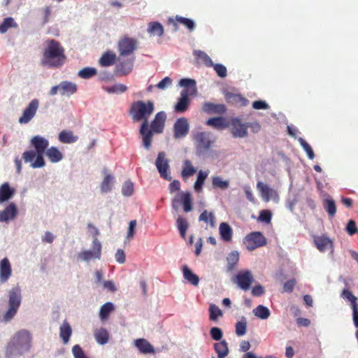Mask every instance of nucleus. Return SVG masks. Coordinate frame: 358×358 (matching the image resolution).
<instances>
[{"label": "nucleus", "instance_id": "1", "mask_svg": "<svg viewBox=\"0 0 358 358\" xmlns=\"http://www.w3.org/2000/svg\"><path fill=\"white\" fill-rule=\"evenodd\" d=\"M65 50L59 42L55 39L48 41L41 59V64L50 68H60L66 62Z\"/></svg>", "mask_w": 358, "mask_h": 358}, {"label": "nucleus", "instance_id": "2", "mask_svg": "<svg viewBox=\"0 0 358 358\" xmlns=\"http://www.w3.org/2000/svg\"><path fill=\"white\" fill-rule=\"evenodd\" d=\"M31 336L25 329L16 332L6 348V357L14 358L22 356L31 348Z\"/></svg>", "mask_w": 358, "mask_h": 358}, {"label": "nucleus", "instance_id": "3", "mask_svg": "<svg viewBox=\"0 0 358 358\" xmlns=\"http://www.w3.org/2000/svg\"><path fill=\"white\" fill-rule=\"evenodd\" d=\"M155 110L154 103L152 101H134L130 108L129 114L134 121L148 122L150 116Z\"/></svg>", "mask_w": 358, "mask_h": 358}, {"label": "nucleus", "instance_id": "4", "mask_svg": "<svg viewBox=\"0 0 358 358\" xmlns=\"http://www.w3.org/2000/svg\"><path fill=\"white\" fill-rule=\"evenodd\" d=\"M8 308L3 315V320L5 322L10 321L16 315L21 302H22V294L21 289L17 286L13 287L8 292Z\"/></svg>", "mask_w": 358, "mask_h": 358}, {"label": "nucleus", "instance_id": "5", "mask_svg": "<svg viewBox=\"0 0 358 358\" xmlns=\"http://www.w3.org/2000/svg\"><path fill=\"white\" fill-rule=\"evenodd\" d=\"M195 141L196 155L199 157L207 154L214 143L215 140L212 139L210 133L201 131L194 135Z\"/></svg>", "mask_w": 358, "mask_h": 358}, {"label": "nucleus", "instance_id": "6", "mask_svg": "<svg viewBox=\"0 0 358 358\" xmlns=\"http://www.w3.org/2000/svg\"><path fill=\"white\" fill-rule=\"evenodd\" d=\"M138 47V41L128 36H124L118 42L117 48L120 56L127 57L131 55Z\"/></svg>", "mask_w": 358, "mask_h": 358}, {"label": "nucleus", "instance_id": "7", "mask_svg": "<svg viewBox=\"0 0 358 358\" xmlns=\"http://www.w3.org/2000/svg\"><path fill=\"white\" fill-rule=\"evenodd\" d=\"M101 255V244L99 241L95 238L92 241V248L89 250L80 252L78 257L83 261L90 262L92 259H99Z\"/></svg>", "mask_w": 358, "mask_h": 358}, {"label": "nucleus", "instance_id": "8", "mask_svg": "<svg viewBox=\"0 0 358 358\" xmlns=\"http://www.w3.org/2000/svg\"><path fill=\"white\" fill-rule=\"evenodd\" d=\"M155 165L161 178L168 181L171 180L172 178L170 175L169 160L166 158L165 152H160L158 153L155 162Z\"/></svg>", "mask_w": 358, "mask_h": 358}, {"label": "nucleus", "instance_id": "9", "mask_svg": "<svg viewBox=\"0 0 358 358\" xmlns=\"http://www.w3.org/2000/svg\"><path fill=\"white\" fill-rule=\"evenodd\" d=\"M155 165L161 178L168 181L171 180L172 178L170 175L169 160L166 158L165 152H160L158 153L155 162Z\"/></svg>", "mask_w": 358, "mask_h": 358}, {"label": "nucleus", "instance_id": "10", "mask_svg": "<svg viewBox=\"0 0 358 358\" xmlns=\"http://www.w3.org/2000/svg\"><path fill=\"white\" fill-rule=\"evenodd\" d=\"M245 243L249 250L264 246L266 244V239L261 232H252L246 238Z\"/></svg>", "mask_w": 358, "mask_h": 358}, {"label": "nucleus", "instance_id": "11", "mask_svg": "<svg viewBox=\"0 0 358 358\" xmlns=\"http://www.w3.org/2000/svg\"><path fill=\"white\" fill-rule=\"evenodd\" d=\"M189 124L185 117H180L173 124V137L176 139L185 138L189 133Z\"/></svg>", "mask_w": 358, "mask_h": 358}, {"label": "nucleus", "instance_id": "12", "mask_svg": "<svg viewBox=\"0 0 358 358\" xmlns=\"http://www.w3.org/2000/svg\"><path fill=\"white\" fill-rule=\"evenodd\" d=\"M39 106L37 99H33L24 110L22 115L19 118L20 124H27L35 116Z\"/></svg>", "mask_w": 358, "mask_h": 358}, {"label": "nucleus", "instance_id": "13", "mask_svg": "<svg viewBox=\"0 0 358 358\" xmlns=\"http://www.w3.org/2000/svg\"><path fill=\"white\" fill-rule=\"evenodd\" d=\"M231 134L234 137L243 138L248 136V125L241 122L238 117L231 120Z\"/></svg>", "mask_w": 358, "mask_h": 358}, {"label": "nucleus", "instance_id": "14", "mask_svg": "<svg viewBox=\"0 0 358 358\" xmlns=\"http://www.w3.org/2000/svg\"><path fill=\"white\" fill-rule=\"evenodd\" d=\"M253 280L254 279L251 272L247 270L238 272L236 275L235 282L241 289L246 291L250 289Z\"/></svg>", "mask_w": 358, "mask_h": 358}, {"label": "nucleus", "instance_id": "15", "mask_svg": "<svg viewBox=\"0 0 358 358\" xmlns=\"http://www.w3.org/2000/svg\"><path fill=\"white\" fill-rule=\"evenodd\" d=\"M313 242L317 250L322 252L330 250L331 253L334 251V242L327 236H315L313 238Z\"/></svg>", "mask_w": 358, "mask_h": 358}, {"label": "nucleus", "instance_id": "16", "mask_svg": "<svg viewBox=\"0 0 358 358\" xmlns=\"http://www.w3.org/2000/svg\"><path fill=\"white\" fill-rule=\"evenodd\" d=\"M154 131L149 129L148 122L143 121L140 128V134L142 137L144 148L149 150L151 147Z\"/></svg>", "mask_w": 358, "mask_h": 358}, {"label": "nucleus", "instance_id": "17", "mask_svg": "<svg viewBox=\"0 0 358 358\" xmlns=\"http://www.w3.org/2000/svg\"><path fill=\"white\" fill-rule=\"evenodd\" d=\"M12 275V267L7 257L0 261V282L5 283Z\"/></svg>", "mask_w": 358, "mask_h": 358}, {"label": "nucleus", "instance_id": "18", "mask_svg": "<svg viewBox=\"0 0 358 358\" xmlns=\"http://www.w3.org/2000/svg\"><path fill=\"white\" fill-rule=\"evenodd\" d=\"M166 119V115L164 112L161 111L157 113L154 120L150 123V129H152L155 133H162L164 128Z\"/></svg>", "mask_w": 358, "mask_h": 358}, {"label": "nucleus", "instance_id": "19", "mask_svg": "<svg viewBox=\"0 0 358 358\" xmlns=\"http://www.w3.org/2000/svg\"><path fill=\"white\" fill-rule=\"evenodd\" d=\"M257 188L259 191L264 201L266 202L269 201L272 198L278 196L276 191L267 185L264 184L262 182H257Z\"/></svg>", "mask_w": 358, "mask_h": 358}, {"label": "nucleus", "instance_id": "20", "mask_svg": "<svg viewBox=\"0 0 358 358\" xmlns=\"http://www.w3.org/2000/svg\"><path fill=\"white\" fill-rule=\"evenodd\" d=\"M31 143L36 149V153H45L49 145L48 141L41 136H34L31 140Z\"/></svg>", "mask_w": 358, "mask_h": 358}, {"label": "nucleus", "instance_id": "21", "mask_svg": "<svg viewBox=\"0 0 358 358\" xmlns=\"http://www.w3.org/2000/svg\"><path fill=\"white\" fill-rule=\"evenodd\" d=\"M189 94L187 92H181L180 96L178 99L176 104L175 105L174 109L177 113H184L185 112L190 103V100L189 99Z\"/></svg>", "mask_w": 358, "mask_h": 358}, {"label": "nucleus", "instance_id": "22", "mask_svg": "<svg viewBox=\"0 0 358 358\" xmlns=\"http://www.w3.org/2000/svg\"><path fill=\"white\" fill-rule=\"evenodd\" d=\"M17 214V207L15 203H10L3 210L0 211V222H7L13 220Z\"/></svg>", "mask_w": 358, "mask_h": 358}, {"label": "nucleus", "instance_id": "23", "mask_svg": "<svg viewBox=\"0 0 358 358\" xmlns=\"http://www.w3.org/2000/svg\"><path fill=\"white\" fill-rule=\"evenodd\" d=\"M203 110L208 114H224L226 110V106L224 104H215L210 102H206L202 107Z\"/></svg>", "mask_w": 358, "mask_h": 358}, {"label": "nucleus", "instance_id": "24", "mask_svg": "<svg viewBox=\"0 0 358 358\" xmlns=\"http://www.w3.org/2000/svg\"><path fill=\"white\" fill-rule=\"evenodd\" d=\"M180 85L184 87L182 92H187L189 95H195L197 92L196 81L193 79L183 78L180 80Z\"/></svg>", "mask_w": 358, "mask_h": 358}, {"label": "nucleus", "instance_id": "25", "mask_svg": "<svg viewBox=\"0 0 358 358\" xmlns=\"http://www.w3.org/2000/svg\"><path fill=\"white\" fill-rule=\"evenodd\" d=\"M60 94L62 96H70L75 94L77 92L76 84L69 82L63 81L59 83Z\"/></svg>", "mask_w": 358, "mask_h": 358}, {"label": "nucleus", "instance_id": "26", "mask_svg": "<svg viewBox=\"0 0 358 358\" xmlns=\"http://www.w3.org/2000/svg\"><path fill=\"white\" fill-rule=\"evenodd\" d=\"M116 55L110 51L104 52L99 60V64L101 66H110L115 64Z\"/></svg>", "mask_w": 358, "mask_h": 358}, {"label": "nucleus", "instance_id": "27", "mask_svg": "<svg viewBox=\"0 0 358 358\" xmlns=\"http://www.w3.org/2000/svg\"><path fill=\"white\" fill-rule=\"evenodd\" d=\"M45 155L52 163H57L63 158L62 153L56 147L52 146L45 151Z\"/></svg>", "mask_w": 358, "mask_h": 358}, {"label": "nucleus", "instance_id": "28", "mask_svg": "<svg viewBox=\"0 0 358 358\" xmlns=\"http://www.w3.org/2000/svg\"><path fill=\"white\" fill-rule=\"evenodd\" d=\"M135 345L140 352L143 354L153 353L155 352L153 346L144 338H138L136 340Z\"/></svg>", "mask_w": 358, "mask_h": 358}, {"label": "nucleus", "instance_id": "29", "mask_svg": "<svg viewBox=\"0 0 358 358\" xmlns=\"http://www.w3.org/2000/svg\"><path fill=\"white\" fill-rule=\"evenodd\" d=\"M15 193V190L10 187L8 182H4L0 187V203H3L10 199Z\"/></svg>", "mask_w": 358, "mask_h": 358}, {"label": "nucleus", "instance_id": "30", "mask_svg": "<svg viewBox=\"0 0 358 358\" xmlns=\"http://www.w3.org/2000/svg\"><path fill=\"white\" fill-rule=\"evenodd\" d=\"M182 273L184 278L190 284L197 286L199 282V276L194 274L187 265L182 266Z\"/></svg>", "mask_w": 358, "mask_h": 358}, {"label": "nucleus", "instance_id": "31", "mask_svg": "<svg viewBox=\"0 0 358 358\" xmlns=\"http://www.w3.org/2000/svg\"><path fill=\"white\" fill-rule=\"evenodd\" d=\"M214 349L217 354V358H225L229 352L228 344L225 340L215 343L214 344Z\"/></svg>", "mask_w": 358, "mask_h": 358}, {"label": "nucleus", "instance_id": "32", "mask_svg": "<svg viewBox=\"0 0 358 358\" xmlns=\"http://www.w3.org/2000/svg\"><path fill=\"white\" fill-rule=\"evenodd\" d=\"M71 334L72 329L70 324L66 321H64L59 328V336L64 344L69 342Z\"/></svg>", "mask_w": 358, "mask_h": 358}, {"label": "nucleus", "instance_id": "33", "mask_svg": "<svg viewBox=\"0 0 358 358\" xmlns=\"http://www.w3.org/2000/svg\"><path fill=\"white\" fill-rule=\"evenodd\" d=\"M220 234L221 238L226 242H229L232 238V229L226 222H222L220 225Z\"/></svg>", "mask_w": 358, "mask_h": 358}, {"label": "nucleus", "instance_id": "34", "mask_svg": "<svg viewBox=\"0 0 358 358\" xmlns=\"http://www.w3.org/2000/svg\"><path fill=\"white\" fill-rule=\"evenodd\" d=\"M208 174H209L208 170L205 171L200 170L199 171L196 180L194 185V190L196 192H200L201 191L202 187L204 184L206 179L207 178Z\"/></svg>", "mask_w": 358, "mask_h": 358}, {"label": "nucleus", "instance_id": "35", "mask_svg": "<svg viewBox=\"0 0 358 358\" xmlns=\"http://www.w3.org/2000/svg\"><path fill=\"white\" fill-rule=\"evenodd\" d=\"M59 140L63 143H75L78 137L74 136L71 131H62L59 134Z\"/></svg>", "mask_w": 358, "mask_h": 358}, {"label": "nucleus", "instance_id": "36", "mask_svg": "<svg viewBox=\"0 0 358 358\" xmlns=\"http://www.w3.org/2000/svg\"><path fill=\"white\" fill-rule=\"evenodd\" d=\"M94 337L98 343L104 345L108 341L109 334L106 329L101 328L94 331Z\"/></svg>", "mask_w": 358, "mask_h": 358}, {"label": "nucleus", "instance_id": "37", "mask_svg": "<svg viewBox=\"0 0 358 358\" xmlns=\"http://www.w3.org/2000/svg\"><path fill=\"white\" fill-rule=\"evenodd\" d=\"M206 124L218 129H224L227 127L225 119L222 117H211L208 120Z\"/></svg>", "mask_w": 358, "mask_h": 358}, {"label": "nucleus", "instance_id": "38", "mask_svg": "<svg viewBox=\"0 0 358 358\" xmlns=\"http://www.w3.org/2000/svg\"><path fill=\"white\" fill-rule=\"evenodd\" d=\"M113 179L111 174L105 173L103 180L100 185L101 192L106 193L112 189Z\"/></svg>", "mask_w": 358, "mask_h": 358}, {"label": "nucleus", "instance_id": "39", "mask_svg": "<svg viewBox=\"0 0 358 358\" xmlns=\"http://www.w3.org/2000/svg\"><path fill=\"white\" fill-rule=\"evenodd\" d=\"M148 31L153 36H161L164 34V28L159 22H152L148 24Z\"/></svg>", "mask_w": 358, "mask_h": 358}, {"label": "nucleus", "instance_id": "40", "mask_svg": "<svg viewBox=\"0 0 358 358\" xmlns=\"http://www.w3.org/2000/svg\"><path fill=\"white\" fill-rule=\"evenodd\" d=\"M196 172V169L192 166V162L186 159L183 163L181 176L182 178H188L193 176Z\"/></svg>", "mask_w": 358, "mask_h": 358}, {"label": "nucleus", "instance_id": "41", "mask_svg": "<svg viewBox=\"0 0 358 358\" xmlns=\"http://www.w3.org/2000/svg\"><path fill=\"white\" fill-rule=\"evenodd\" d=\"M324 208L331 217H334L336 213V206L334 199H325L323 201Z\"/></svg>", "mask_w": 358, "mask_h": 358}, {"label": "nucleus", "instance_id": "42", "mask_svg": "<svg viewBox=\"0 0 358 358\" xmlns=\"http://www.w3.org/2000/svg\"><path fill=\"white\" fill-rule=\"evenodd\" d=\"M180 201L182 203L185 212L188 213L192 210V195L189 192H182Z\"/></svg>", "mask_w": 358, "mask_h": 358}, {"label": "nucleus", "instance_id": "43", "mask_svg": "<svg viewBox=\"0 0 358 358\" xmlns=\"http://www.w3.org/2000/svg\"><path fill=\"white\" fill-rule=\"evenodd\" d=\"M115 307L111 302H107L103 304L99 312V317L101 320H106L108 318L110 313L114 310Z\"/></svg>", "mask_w": 358, "mask_h": 358}, {"label": "nucleus", "instance_id": "44", "mask_svg": "<svg viewBox=\"0 0 358 358\" xmlns=\"http://www.w3.org/2000/svg\"><path fill=\"white\" fill-rule=\"evenodd\" d=\"M239 260V254L237 251H232L227 257V270L231 271Z\"/></svg>", "mask_w": 358, "mask_h": 358}, {"label": "nucleus", "instance_id": "45", "mask_svg": "<svg viewBox=\"0 0 358 358\" xmlns=\"http://www.w3.org/2000/svg\"><path fill=\"white\" fill-rule=\"evenodd\" d=\"M13 27L17 28V24L14 21L11 17H6L3 22L0 24V33L5 34L8 29Z\"/></svg>", "mask_w": 358, "mask_h": 358}, {"label": "nucleus", "instance_id": "46", "mask_svg": "<svg viewBox=\"0 0 358 358\" xmlns=\"http://www.w3.org/2000/svg\"><path fill=\"white\" fill-rule=\"evenodd\" d=\"M253 313L257 317L262 320H266L270 316V310L263 305H259L253 310Z\"/></svg>", "mask_w": 358, "mask_h": 358}, {"label": "nucleus", "instance_id": "47", "mask_svg": "<svg viewBox=\"0 0 358 358\" xmlns=\"http://www.w3.org/2000/svg\"><path fill=\"white\" fill-rule=\"evenodd\" d=\"M212 185L215 188L224 190L229 187V181L223 180L220 176H213L212 178Z\"/></svg>", "mask_w": 358, "mask_h": 358}, {"label": "nucleus", "instance_id": "48", "mask_svg": "<svg viewBox=\"0 0 358 358\" xmlns=\"http://www.w3.org/2000/svg\"><path fill=\"white\" fill-rule=\"evenodd\" d=\"M96 69L94 67H85L80 70L78 76L83 79H89L96 75Z\"/></svg>", "mask_w": 358, "mask_h": 358}, {"label": "nucleus", "instance_id": "49", "mask_svg": "<svg viewBox=\"0 0 358 358\" xmlns=\"http://www.w3.org/2000/svg\"><path fill=\"white\" fill-rule=\"evenodd\" d=\"M199 221L204 222L206 223L209 222L210 227H215V218L213 212L208 213L207 210H204L199 217Z\"/></svg>", "mask_w": 358, "mask_h": 358}, {"label": "nucleus", "instance_id": "50", "mask_svg": "<svg viewBox=\"0 0 358 358\" xmlns=\"http://www.w3.org/2000/svg\"><path fill=\"white\" fill-rule=\"evenodd\" d=\"M194 55L199 59L206 66L210 67L213 66V62L210 57L201 50H195Z\"/></svg>", "mask_w": 358, "mask_h": 358}, {"label": "nucleus", "instance_id": "51", "mask_svg": "<svg viewBox=\"0 0 358 358\" xmlns=\"http://www.w3.org/2000/svg\"><path fill=\"white\" fill-rule=\"evenodd\" d=\"M176 224H177V227L180 234V236L182 238H185V235H186V231L189 227V224H188L187 221L185 218L179 217L177 219Z\"/></svg>", "mask_w": 358, "mask_h": 358}, {"label": "nucleus", "instance_id": "52", "mask_svg": "<svg viewBox=\"0 0 358 358\" xmlns=\"http://www.w3.org/2000/svg\"><path fill=\"white\" fill-rule=\"evenodd\" d=\"M247 329V321L245 317L236 324V334L238 336H242L245 334Z\"/></svg>", "mask_w": 358, "mask_h": 358}, {"label": "nucleus", "instance_id": "53", "mask_svg": "<svg viewBox=\"0 0 358 358\" xmlns=\"http://www.w3.org/2000/svg\"><path fill=\"white\" fill-rule=\"evenodd\" d=\"M176 21L184 25L190 31H193L195 28V24L194 21L192 20L191 19L177 15L176 17Z\"/></svg>", "mask_w": 358, "mask_h": 358}, {"label": "nucleus", "instance_id": "54", "mask_svg": "<svg viewBox=\"0 0 358 358\" xmlns=\"http://www.w3.org/2000/svg\"><path fill=\"white\" fill-rule=\"evenodd\" d=\"M209 319L212 321H217L219 317L222 316V312L220 309V308L215 305V304H210L209 307Z\"/></svg>", "mask_w": 358, "mask_h": 358}, {"label": "nucleus", "instance_id": "55", "mask_svg": "<svg viewBox=\"0 0 358 358\" xmlns=\"http://www.w3.org/2000/svg\"><path fill=\"white\" fill-rule=\"evenodd\" d=\"M104 90L108 93H123L127 91V87L123 84H117L111 87H106Z\"/></svg>", "mask_w": 358, "mask_h": 358}, {"label": "nucleus", "instance_id": "56", "mask_svg": "<svg viewBox=\"0 0 358 358\" xmlns=\"http://www.w3.org/2000/svg\"><path fill=\"white\" fill-rule=\"evenodd\" d=\"M298 141L306 152L308 158L313 159L315 157V155L311 146L303 138H299Z\"/></svg>", "mask_w": 358, "mask_h": 358}, {"label": "nucleus", "instance_id": "57", "mask_svg": "<svg viewBox=\"0 0 358 358\" xmlns=\"http://www.w3.org/2000/svg\"><path fill=\"white\" fill-rule=\"evenodd\" d=\"M122 193L125 196H130L134 193V184L131 181H126L122 188Z\"/></svg>", "mask_w": 358, "mask_h": 358}, {"label": "nucleus", "instance_id": "58", "mask_svg": "<svg viewBox=\"0 0 358 358\" xmlns=\"http://www.w3.org/2000/svg\"><path fill=\"white\" fill-rule=\"evenodd\" d=\"M272 213L269 210H262L259 213L258 220L269 224L271 221Z\"/></svg>", "mask_w": 358, "mask_h": 358}, {"label": "nucleus", "instance_id": "59", "mask_svg": "<svg viewBox=\"0 0 358 358\" xmlns=\"http://www.w3.org/2000/svg\"><path fill=\"white\" fill-rule=\"evenodd\" d=\"M43 154L44 153H36V159L31 164L32 168H41L45 166V161L43 157Z\"/></svg>", "mask_w": 358, "mask_h": 358}, {"label": "nucleus", "instance_id": "60", "mask_svg": "<svg viewBox=\"0 0 358 358\" xmlns=\"http://www.w3.org/2000/svg\"><path fill=\"white\" fill-rule=\"evenodd\" d=\"M341 296L349 300L351 302L352 307L354 306V305H357V298L348 289H343Z\"/></svg>", "mask_w": 358, "mask_h": 358}, {"label": "nucleus", "instance_id": "61", "mask_svg": "<svg viewBox=\"0 0 358 358\" xmlns=\"http://www.w3.org/2000/svg\"><path fill=\"white\" fill-rule=\"evenodd\" d=\"M212 338L215 341H220L223 336L222 331L220 328L214 327L210 331Z\"/></svg>", "mask_w": 358, "mask_h": 358}, {"label": "nucleus", "instance_id": "62", "mask_svg": "<svg viewBox=\"0 0 358 358\" xmlns=\"http://www.w3.org/2000/svg\"><path fill=\"white\" fill-rule=\"evenodd\" d=\"M212 66H213V69L218 76L221 78H224L227 76V68L224 65L221 64H213Z\"/></svg>", "mask_w": 358, "mask_h": 358}, {"label": "nucleus", "instance_id": "63", "mask_svg": "<svg viewBox=\"0 0 358 358\" xmlns=\"http://www.w3.org/2000/svg\"><path fill=\"white\" fill-rule=\"evenodd\" d=\"M296 284V280L294 278L290 279L285 282L283 285V292L291 293L292 292L295 285Z\"/></svg>", "mask_w": 358, "mask_h": 358}, {"label": "nucleus", "instance_id": "64", "mask_svg": "<svg viewBox=\"0 0 358 358\" xmlns=\"http://www.w3.org/2000/svg\"><path fill=\"white\" fill-rule=\"evenodd\" d=\"M72 352L75 358H87L83 349L79 345H76L73 347Z\"/></svg>", "mask_w": 358, "mask_h": 358}]
</instances>
